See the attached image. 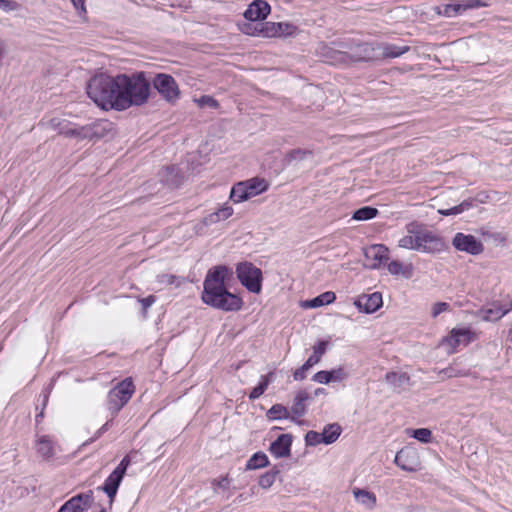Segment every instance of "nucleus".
Segmentation results:
<instances>
[{
    "label": "nucleus",
    "mask_w": 512,
    "mask_h": 512,
    "mask_svg": "<svg viewBox=\"0 0 512 512\" xmlns=\"http://www.w3.org/2000/svg\"><path fill=\"white\" fill-rule=\"evenodd\" d=\"M292 442V434H281L270 444L269 451L276 458L289 457L291 455Z\"/></svg>",
    "instance_id": "a211bd4d"
},
{
    "label": "nucleus",
    "mask_w": 512,
    "mask_h": 512,
    "mask_svg": "<svg viewBox=\"0 0 512 512\" xmlns=\"http://www.w3.org/2000/svg\"><path fill=\"white\" fill-rule=\"evenodd\" d=\"M93 503V491L88 490L71 497L59 508L58 512H85L92 507Z\"/></svg>",
    "instance_id": "9d476101"
},
{
    "label": "nucleus",
    "mask_w": 512,
    "mask_h": 512,
    "mask_svg": "<svg viewBox=\"0 0 512 512\" xmlns=\"http://www.w3.org/2000/svg\"><path fill=\"white\" fill-rule=\"evenodd\" d=\"M155 301H156V296H154V295H149V296H147V297H144V298H140V299H139V302L141 303L142 311H143V314H144V315H146L148 308H149L153 303H155Z\"/></svg>",
    "instance_id": "6e6d98bb"
},
{
    "label": "nucleus",
    "mask_w": 512,
    "mask_h": 512,
    "mask_svg": "<svg viewBox=\"0 0 512 512\" xmlns=\"http://www.w3.org/2000/svg\"><path fill=\"white\" fill-rule=\"evenodd\" d=\"M274 378L275 373L273 371L261 376L259 383L248 394L249 400L254 401L262 396Z\"/></svg>",
    "instance_id": "a878e982"
},
{
    "label": "nucleus",
    "mask_w": 512,
    "mask_h": 512,
    "mask_svg": "<svg viewBox=\"0 0 512 512\" xmlns=\"http://www.w3.org/2000/svg\"><path fill=\"white\" fill-rule=\"evenodd\" d=\"M198 104L200 107L208 106L210 108L216 109L219 106V103L216 99L209 95H203L199 98Z\"/></svg>",
    "instance_id": "8fccbe9b"
},
{
    "label": "nucleus",
    "mask_w": 512,
    "mask_h": 512,
    "mask_svg": "<svg viewBox=\"0 0 512 512\" xmlns=\"http://www.w3.org/2000/svg\"><path fill=\"white\" fill-rule=\"evenodd\" d=\"M399 246L405 249L419 250L418 236L406 235L399 240Z\"/></svg>",
    "instance_id": "37998d69"
},
{
    "label": "nucleus",
    "mask_w": 512,
    "mask_h": 512,
    "mask_svg": "<svg viewBox=\"0 0 512 512\" xmlns=\"http://www.w3.org/2000/svg\"><path fill=\"white\" fill-rule=\"evenodd\" d=\"M87 139L91 141H98L107 137L113 131V123L100 119L86 125Z\"/></svg>",
    "instance_id": "f3484780"
},
{
    "label": "nucleus",
    "mask_w": 512,
    "mask_h": 512,
    "mask_svg": "<svg viewBox=\"0 0 512 512\" xmlns=\"http://www.w3.org/2000/svg\"><path fill=\"white\" fill-rule=\"evenodd\" d=\"M475 202L473 200V197L467 198L463 200L459 205L462 210V212L472 208L474 206Z\"/></svg>",
    "instance_id": "680f3d73"
},
{
    "label": "nucleus",
    "mask_w": 512,
    "mask_h": 512,
    "mask_svg": "<svg viewBox=\"0 0 512 512\" xmlns=\"http://www.w3.org/2000/svg\"><path fill=\"white\" fill-rule=\"evenodd\" d=\"M269 188V184L262 178H251L246 181L236 183L230 192V199L234 203H240L257 196Z\"/></svg>",
    "instance_id": "20e7f679"
},
{
    "label": "nucleus",
    "mask_w": 512,
    "mask_h": 512,
    "mask_svg": "<svg viewBox=\"0 0 512 512\" xmlns=\"http://www.w3.org/2000/svg\"><path fill=\"white\" fill-rule=\"evenodd\" d=\"M135 391V386L131 378H126L112 388L107 396V409L113 416L128 403Z\"/></svg>",
    "instance_id": "39448f33"
},
{
    "label": "nucleus",
    "mask_w": 512,
    "mask_h": 512,
    "mask_svg": "<svg viewBox=\"0 0 512 512\" xmlns=\"http://www.w3.org/2000/svg\"><path fill=\"white\" fill-rule=\"evenodd\" d=\"M233 214V208L228 205H224L217 211L207 215L204 218V224L205 225H211L219 222L220 220H226Z\"/></svg>",
    "instance_id": "2f4dec72"
},
{
    "label": "nucleus",
    "mask_w": 512,
    "mask_h": 512,
    "mask_svg": "<svg viewBox=\"0 0 512 512\" xmlns=\"http://www.w3.org/2000/svg\"><path fill=\"white\" fill-rule=\"evenodd\" d=\"M118 84V97L115 101L116 111H124L148 103L152 89L146 72L136 71L132 74H118Z\"/></svg>",
    "instance_id": "f03ea898"
},
{
    "label": "nucleus",
    "mask_w": 512,
    "mask_h": 512,
    "mask_svg": "<svg viewBox=\"0 0 512 512\" xmlns=\"http://www.w3.org/2000/svg\"><path fill=\"white\" fill-rule=\"evenodd\" d=\"M387 269L392 275L405 274L403 264L398 260H392Z\"/></svg>",
    "instance_id": "3c124183"
},
{
    "label": "nucleus",
    "mask_w": 512,
    "mask_h": 512,
    "mask_svg": "<svg viewBox=\"0 0 512 512\" xmlns=\"http://www.w3.org/2000/svg\"><path fill=\"white\" fill-rule=\"evenodd\" d=\"M124 476L125 475L119 473L118 471L113 470L111 472V474L104 481V484L98 488L99 490L103 491L109 498V506L110 507L114 503L119 486H120Z\"/></svg>",
    "instance_id": "aec40b11"
},
{
    "label": "nucleus",
    "mask_w": 512,
    "mask_h": 512,
    "mask_svg": "<svg viewBox=\"0 0 512 512\" xmlns=\"http://www.w3.org/2000/svg\"><path fill=\"white\" fill-rule=\"evenodd\" d=\"M386 382L395 388H401L404 385L409 384L410 377L407 373H398L390 371L385 376Z\"/></svg>",
    "instance_id": "f704fd0d"
},
{
    "label": "nucleus",
    "mask_w": 512,
    "mask_h": 512,
    "mask_svg": "<svg viewBox=\"0 0 512 512\" xmlns=\"http://www.w3.org/2000/svg\"><path fill=\"white\" fill-rule=\"evenodd\" d=\"M339 48H349L348 59L354 62L371 61L375 58V49L369 43H356L350 45L348 43L340 42L337 44Z\"/></svg>",
    "instance_id": "f8f14e48"
},
{
    "label": "nucleus",
    "mask_w": 512,
    "mask_h": 512,
    "mask_svg": "<svg viewBox=\"0 0 512 512\" xmlns=\"http://www.w3.org/2000/svg\"><path fill=\"white\" fill-rule=\"evenodd\" d=\"M394 463L407 472L417 471L420 464L417 452L408 447H404L396 453Z\"/></svg>",
    "instance_id": "4468645a"
},
{
    "label": "nucleus",
    "mask_w": 512,
    "mask_h": 512,
    "mask_svg": "<svg viewBox=\"0 0 512 512\" xmlns=\"http://www.w3.org/2000/svg\"><path fill=\"white\" fill-rule=\"evenodd\" d=\"M150 82L151 88L153 87L169 104H175L180 98L179 86L170 74L157 73Z\"/></svg>",
    "instance_id": "0eeeda50"
},
{
    "label": "nucleus",
    "mask_w": 512,
    "mask_h": 512,
    "mask_svg": "<svg viewBox=\"0 0 512 512\" xmlns=\"http://www.w3.org/2000/svg\"><path fill=\"white\" fill-rule=\"evenodd\" d=\"M277 29V36H290L295 33L297 27L290 23L275 22Z\"/></svg>",
    "instance_id": "a18cd8bd"
},
{
    "label": "nucleus",
    "mask_w": 512,
    "mask_h": 512,
    "mask_svg": "<svg viewBox=\"0 0 512 512\" xmlns=\"http://www.w3.org/2000/svg\"><path fill=\"white\" fill-rule=\"evenodd\" d=\"M159 175L160 181L170 188H178L184 180L183 173L175 165L166 166Z\"/></svg>",
    "instance_id": "5701e85b"
},
{
    "label": "nucleus",
    "mask_w": 512,
    "mask_h": 512,
    "mask_svg": "<svg viewBox=\"0 0 512 512\" xmlns=\"http://www.w3.org/2000/svg\"><path fill=\"white\" fill-rule=\"evenodd\" d=\"M472 335L473 333L469 328H454L451 330L450 334L443 339V342L451 347L449 353H454L456 347L460 344H469L473 339Z\"/></svg>",
    "instance_id": "6ab92c4d"
},
{
    "label": "nucleus",
    "mask_w": 512,
    "mask_h": 512,
    "mask_svg": "<svg viewBox=\"0 0 512 512\" xmlns=\"http://www.w3.org/2000/svg\"><path fill=\"white\" fill-rule=\"evenodd\" d=\"M411 437L418 440L421 443H430L432 440V432L428 428H417L413 429L410 434Z\"/></svg>",
    "instance_id": "a19ab883"
},
{
    "label": "nucleus",
    "mask_w": 512,
    "mask_h": 512,
    "mask_svg": "<svg viewBox=\"0 0 512 512\" xmlns=\"http://www.w3.org/2000/svg\"><path fill=\"white\" fill-rule=\"evenodd\" d=\"M260 32L263 37H277V29L275 22H260Z\"/></svg>",
    "instance_id": "c03bdc74"
},
{
    "label": "nucleus",
    "mask_w": 512,
    "mask_h": 512,
    "mask_svg": "<svg viewBox=\"0 0 512 512\" xmlns=\"http://www.w3.org/2000/svg\"><path fill=\"white\" fill-rule=\"evenodd\" d=\"M438 213L442 216H451V215H457V214L462 213V210L460 208V205H456V206L448 208V209H439Z\"/></svg>",
    "instance_id": "13d9d810"
},
{
    "label": "nucleus",
    "mask_w": 512,
    "mask_h": 512,
    "mask_svg": "<svg viewBox=\"0 0 512 512\" xmlns=\"http://www.w3.org/2000/svg\"><path fill=\"white\" fill-rule=\"evenodd\" d=\"M329 342L327 340H319L313 347V354L304 362V364L296 369L293 378L296 381H302L306 378V372L317 364L321 357L326 353Z\"/></svg>",
    "instance_id": "9b49d317"
},
{
    "label": "nucleus",
    "mask_w": 512,
    "mask_h": 512,
    "mask_svg": "<svg viewBox=\"0 0 512 512\" xmlns=\"http://www.w3.org/2000/svg\"><path fill=\"white\" fill-rule=\"evenodd\" d=\"M271 12V6L265 0H254L245 10L243 16L250 22H262Z\"/></svg>",
    "instance_id": "2eb2a0df"
},
{
    "label": "nucleus",
    "mask_w": 512,
    "mask_h": 512,
    "mask_svg": "<svg viewBox=\"0 0 512 512\" xmlns=\"http://www.w3.org/2000/svg\"><path fill=\"white\" fill-rule=\"evenodd\" d=\"M449 308H450V305L447 302H437L432 307L431 316L433 318H436L442 312L448 311Z\"/></svg>",
    "instance_id": "603ef678"
},
{
    "label": "nucleus",
    "mask_w": 512,
    "mask_h": 512,
    "mask_svg": "<svg viewBox=\"0 0 512 512\" xmlns=\"http://www.w3.org/2000/svg\"><path fill=\"white\" fill-rule=\"evenodd\" d=\"M130 464H131V457H130V455L127 454L123 457V459L120 461V463L116 466V468L114 470L125 475Z\"/></svg>",
    "instance_id": "864d4df0"
},
{
    "label": "nucleus",
    "mask_w": 512,
    "mask_h": 512,
    "mask_svg": "<svg viewBox=\"0 0 512 512\" xmlns=\"http://www.w3.org/2000/svg\"><path fill=\"white\" fill-rule=\"evenodd\" d=\"M336 295L332 291H326L313 299L307 300L305 302V307L309 308H318L324 305L331 304L335 301Z\"/></svg>",
    "instance_id": "473e14b6"
},
{
    "label": "nucleus",
    "mask_w": 512,
    "mask_h": 512,
    "mask_svg": "<svg viewBox=\"0 0 512 512\" xmlns=\"http://www.w3.org/2000/svg\"><path fill=\"white\" fill-rule=\"evenodd\" d=\"M236 275L239 282L251 293L258 294L262 290V270L253 263L244 261L236 265Z\"/></svg>",
    "instance_id": "423d86ee"
},
{
    "label": "nucleus",
    "mask_w": 512,
    "mask_h": 512,
    "mask_svg": "<svg viewBox=\"0 0 512 512\" xmlns=\"http://www.w3.org/2000/svg\"><path fill=\"white\" fill-rule=\"evenodd\" d=\"M266 417L270 421L280 420V419H290L293 422L300 424V421H297L294 416H290V413L282 404H274L266 413Z\"/></svg>",
    "instance_id": "bb28decb"
},
{
    "label": "nucleus",
    "mask_w": 512,
    "mask_h": 512,
    "mask_svg": "<svg viewBox=\"0 0 512 512\" xmlns=\"http://www.w3.org/2000/svg\"><path fill=\"white\" fill-rule=\"evenodd\" d=\"M36 449L37 453L44 459H50L54 456L53 443L47 435L38 438Z\"/></svg>",
    "instance_id": "c756f323"
},
{
    "label": "nucleus",
    "mask_w": 512,
    "mask_h": 512,
    "mask_svg": "<svg viewBox=\"0 0 512 512\" xmlns=\"http://www.w3.org/2000/svg\"><path fill=\"white\" fill-rule=\"evenodd\" d=\"M342 428L338 423L327 424L321 435L323 444L329 445L334 443L341 435Z\"/></svg>",
    "instance_id": "c85d7f7f"
},
{
    "label": "nucleus",
    "mask_w": 512,
    "mask_h": 512,
    "mask_svg": "<svg viewBox=\"0 0 512 512\" xmlns=\"http://www.w3.org/2000/svg\"><path fill=\"white\" fill-rule=\"evenodd\" d=\"M71 2L73 3L74 7L77 9V10H81V11H86L85 9V0H71Z\"/></svg>",
    "instance_id": "69168bd1"
},
{
    "label": "nucleus",
    "mask_w": 512,
    "mask_h": 512,
    "mask_svg": "<svg viewBox=\"0 0 512 512\" xmlns=\"http://www.w3.org/2000/svg\"><path fill=\"white\" fill-rule=\"evenodd\" d=\"M48 399H49V393H44L43 394V402H42V408H41V411L36 415V422L39 423L40 420L44 417V410H45V407L48 403Z\"/></svg>",
    "instance_id": "bf43d9fd"
},
{
    "label": "nucleus",
    "mask_w": 512,
    "mask_h": 512,
    "mask_svg": "<svg viewBox=\"0 0 512 512\" xmlns=\"http://www.w3.org/2000/svg\"><path fill=\"white\" fill-rule=\"evenodd\" d=\"M111 425H112V420H108L101 428H99L97 430L95 435L91 439H89V441L85 442L83 445H87V444L92 443L95 440H97L99 437H101V435L103 433H105L110 428Z\"/></svg>",
    "instance_id": "4d7b16f0"
},
{
    "label": "nucleus",
    "mask_w": 512,
    "mask_h": 512,
    "mask_svg": "<svg viewBox=\"0 0 512 512\" xmlns=\"http://www.w3.org/2000/svg\"><path fill=\"white\" fill-rule=\"evenodd\" d=\"M353 493L355 498L368 508L371 509L376 505V495L373 492L364 489H356Z\"/></svg>",
    "instance_id": "4c0bfd02"
},
{
    "label": "nucleus",
    "mask_w": 512,
    "mask_h": 512,
    "mask_svg": "<svg viewBox=\"0 0 512 512\" xmlns=\"http://www.w3.org/2000/svg\"><path fill=\"white\" fill-rule=\"evenodd\" d=\"M233 270L227 265L211 267L203 281L201 300L206 305L224 312L239 311L244 302L236 293L229 291V284L233 280Z\"/></svg>",
    "instance_id": "f257e3e1"
},
{
    "label": "nucleus",
    "mask_w": 512,
    "mask_h": 512,
    "mask_svg": "<svg viewBox=\"0 0 512 512\" xmlns=\"http://www.w3.org/2000/svg\"><path fill=\"white\" fill-rule=\"evenodd\" d=\"M440 374H443L444 377H447V378H451V377L457 376V374L455 373V369L452 368V367H448V368H445V369L441 370Z\"/></svg>",
    "instance_id": "0e129e2a"
},
{
    "label": "nucleus",
    "mask_w": 512,
    "mask_h": 512,
    "mask_svg": "<svg viewBox=\"0 0 512 512\" xmlns=\"http://www.w3.org/2000/svg\"><path fill=\"white\" fill-rule=\"evenodd\" d=\"M310 399V395L306 390H300L294 398V403L291 407V412L293 416L301 417L305 415L307 408L305 402Z\"/></svg>",
    "instance_id": "cd10ccee"
},
{
    "label": "nucleus",
    "mask_w": 512,
    "mask_h": 512,
    "mask_svg": "<svg viewBox=\"0 0 512 512\" xmlns=\"http://www.w3.org/2000/svg\"><path fill=\"white\" fill-rule=\"evenodd\" d=\"M320 55L326 59L329 63H338V62H346L348 60V52L343 50H338L328 45H323L320 47Z\"/></svg>",
    "instance_id": "b1692460"
},
{
    "label": "nucleus",
    "mask_w": 512,
    "mask_h": 512,
    "mask_svg": "<svg viewBox=\"0 0 512 512\" xmlns=\"http://www.w3.org/2000/svg\"><path fill=\"white\" fill-rule=\"evenodd\" d=\"M270 462L267 455L258 451L254 453L246 463L245 470H256L269 466Z\"/></svg>",
    "instance_id": "72a5a7b5"
},
{
    "label": "nucleus",
    "mask_w": 512,
    "mask_h": 512,
    "mask_svg": "<svg viewBox=\"0 0 512 512\" xmlns=\"http://www.w3.org/2000/svg\"><path fill=\"white\" fill-rule=\"evenodd\" d=\"M118 75L112 77L105 73L96 74L89 79L86 86L88 97L101 109L115 110L118 97Z\"/></svg>",
    "instance_id": "7ed1b4c3"
},
{
    "label": "nucleus",
    "mask_w": 512,
    "mask_h": 512,
    "mask_svg": "<svg viewBox=\"0 0 512 512\" xmlns=\"http://www.w3.org/2000/svg\"><path fill=\"white\" fill-rule=\"evenodd\" d=\"M348 372L343 367L331 370H321L314 374L313 381L321 384H329L330 382H340L347 379Z\"/></svg>",
    "instance_id": "4be33fe9"
},
{
    "label": "nucleus",
    "mask_w": 512,
    "mask_h": 512,
    "mask_svg": "<svg viewBox=\"0 0 512 512\" xmlns=\"http://www.w3.org/2000/svg\"><path fill=\"white\" fill-rule=\"evenodd\" d=\"M213 484L217 485L219 488H222V489H227L229 487V484H230V481H229V478H228V475L226 476H222L220 479L218 480H214L213 481Z\"/></svg>",
    "instance_id": "052dcab7"
},
{
    "label": "nucleus",
    "mask_w": 512,
    "mask_h": 512,
    "mask_svg": "<svg viewBox=\"0 0 512 512\" xmlns=\"http://www.w3.org/2000/svg\"><path fill=\"white\" fill-rule=\"evenodd\" d=\"M313 157V151L309 149L295 148L288 151L283 159L285 165L290 166Z\"/></svg>",
    "instance_id": "393cba45"
},
{
    "label": "nucleus",
    "mask_w": 512,
    "mask_h": 512,
    "mask_svg": "<svg viewBox=\"0 0 512 512\" xmlns=\"http://www.w3.org/2000/svg\"><path fill=\"white\" fill-rule=\"evenodd\" d=\"M487 4L482 0H465L463 3L445 4L434 8L436 14L453 18L463 14L467 10L478 9L485 7Z\"/></svg>",
    "instance_id": "1a4fd4ad"
},
{
    "label": "nucleus",
    "mask_w": 512,
    "mask_h": 512,
    "mask_svg": "<svg viewBox=\"0 0 512 512\" xmlns=\"http://www.w3.org/2000/svg\"><path fill=\"white\" fill-rule=\"evenodd\" d=\"M488 199L489 195L486 192H479L473 197L475 203H486Z\"/></svg>",
    "instance_id": "e2e57ef3"
},
{
    "label": "nucleus",
    "mask_w": 512,
    "mask_h": 512,
    "mask_svg": "<svg viewBox=\"0 0 512 512\" xmlns=\"http://www.w3.org/2000/svg\"><path fill=\"white\" fill-rule=\"evenodd\" d=\"M407 512H426V509L421 506H412L408 508Z\"/></svg>",
    "instance_id": "338daca9"
},
{
    "label": "nucleus",
    "mask_w": 512,
    "mask_h": 512,
    "mask_svg": "<svg viewBox=\"0 0 512 512\" xmlns=\"http://www.w3.org/2000/svg\"><path fill=\"white\" fill-rule=\"evenodd\" d=\"M379 211L372 206H363L353 212L352 219L356 221H367L375 218Z\"/></svg>",
    "instance_id": "c9c22d12"
},
{
    "label": "nucleus",
    "mask_w": 512,
    "mask_h": 512,
    "mask_svg": "<svg viewBox=\"0 0 512 512\" xmlns=\"http://www.w3.org/2000/svg\"><path fill=\"white\" fill-rule=\"evenodd\" d=\"M382 304V294L380 292H374L372 294H363L354 301V305L360 311L366 314L376 312L382 306Z\"/></svg>",
    "instance_id": "dca6fc26"
},
{
    "label": "nucleus",
    "mask_w": 512,
    "mask_h": 512,
    "mask_svg": "<svg viewBox=\"0 0 512 512\" xmlns=\"http://www.w3.org/2000/svg\"><path fill=\"white\" fill-rule=\"evenodd\" d=\"M510 311V307L493 304L492 307L483 309L482 318L486 321H497Z\"/></svg>",
    "instance_id": "7c9ffc66"
},
{
    "label": "nucleus",
    "mask_w": 512,
    "mask_h": 512,
    "mask_svg": "<svg viewBox=\"0 0 512 512\" xmlns=\"http://www.w3.org/2000/svg\"><path fill=\"white\" fill-rule=\"evenodd\" d=\"M66 137H75L79 139H87V129L86 125L80 126L78 128L68 129L61 132Z\"/></svg>",
    "instance_id": "49530a36"
},
{
    "label": "nucleus",
    "mask_w": 512,
    "mask_h": 512,
    "mask_svg": "<svg viewBox=\"0 0 512 512\" xmlns=\"http://www.w3.org/2000/svg\"><path fill=\"white\" fill-rule=\"evenodd\" d=\"M326 395V390L324 388H317L314 391V396Z\"/></svg>",
    "instance_id": "774afa93"
},
{
    "label": "nucleus",
    "mask_w": 512,
    "mask_h": 512,
    "mask_svg": "<svg viewBox=\"0 0 512 512\" xmlns=\"http://www.w3.org/2000/svg\"><path fill=\"white\" fill-rule=\"evenodd\" d=\"M157 282L159 284L175 285L176 287H179L185 282V278L173 274L163 273L157 276Z\"/></svg>",
    "instance_id": "ea45409f"
},
{
    "label": "nucleus",
    "mask_w": 512,
    "mask_h": 512,
    "mask_svg": "<svg viewBox=\"0 0 512 512\" xmlns=\"http://www.w3.org/2000/svg\"><path fill=\"white\" fill-rule=\"evenodd\" d=\"M406 230L409 233V235L413 236H421V234L425 233L427 229L423 228V225L413 221L406 226Z\"/></svg>",
    "instance_id": "09e8293b"
},
{
    "label": "nucleus",
    "mask_w": 512,
    "mask_h": 512,
    "mask_svg": "<svg viewBox=\"0 0 512 512\" xmlns=\"http://www.w3.org/2000/svg\"><path fill=\"white\" fill-rule=\"evenodd\" d=\"M20 7V4L15 0H0V8L5 11H15Z\"/></svg>",
    "instance_id": "5fc2aeb1"
},
{
    "label": "nucleus",
    "mask_w": 512,
    "mask_h": 512,
    "mask_svg": "<svg viewBox=\"0 0 512 512\" xmlns=\"http://www.w3.org/2000/svg\"><path fill=\"white\" fill-rule=\"evenodd\" d=\"M418 242V251H422L428 254L440 253L444 251L447 247L444 239L441 236L429 230L421 234V236H418Z\"/></svg>",
    "instance_id": "ddd939ff"
},
{
    "label": "nucleus",
    "mask_w": 512,
    "mask_h": 512,
    "mask_svg": "<svg viewBox=\"0 0 512 512\" xmlns=\"http://www.w3.org/2000/svg\"><path fill=\"white\" fill-rule=\"evenodd\" d=\"M410 50L409 46H398L395 44H386L383 47L382 56L384 58H396Z\"/></svg>",
    "instance_id": "58836bf2"
},
{
    "label": "nucleus",
    "mask_w": 512,
    "mask_h": 512,
    "mask_svg": "<svg viewBox=\"0 0 512 512\" xmlns=\"http://www.w3.org/2000/svg\"><path fill=\"white\" fill-rule=\"evenodd\" d=\"M453 247L461 252H466L470 255H479L484 251L483 243L474 235L464 234L458 232L452 239Z\"/></svg>",
    "instance_id": "6e6552de"
},
{
    "label": "nucleus",
    "mask_w": 512,
    "mask_h": 512,
    "mask_svg": "<svg viewBox=\"0 0 512 512\" xmlns=\"http://www.w3.org/2000/svg\"><path fill=\"white\" fill-rule=\"evenodd\" d=\"M280 474V469L277 465H274L269 471L265 472L259 477L258 484L263 489L270 488L276 480V477Z\"/></svg>",
    "instance_id": "e433bc0d"
},
{
    "label": "nucleus",
    "mask_w": 512,
    "mask_h": 512,
    "mask_svg": "<svg viewBox=\"0 0 512 512\" xmlns=\"http://www.w3.org/2000/svg\"><path fill=\"white\" fill-rule=\"evenodd\" d=\"M364 255L367 259L374 261L370 267L378 269L389 259V250L384 244H374L364 250Z\"/></svg>",
    "instance_id": "412c9836"
},
{
    "label": "nucleus",
    "mask_w": 512,
    "mask_h": 512,
    "mask_svg": "<svg viewBox=\"0 0 512 512\" xmlns=\"http://www.w3.org/2000/svg\"><path fill=\"white\" fill-rule=\"evenodd\" d=\"M321 438V433L314 430H310L305 435V443L307 446H316L318 444L323 443Z\"/></svg>",
    "instance_id": "de8ad7c7"
},
{
    "label": "nucleus",
    "mask_w": 512,
    "mask_h": 512,
    "mask_svg": "<svg viewBox=\"0 0 512 512\" xmlns=\"http://www.w3.org/2000/svg\"><path fill=\"white\" fill-rule=\"evenodd\" d=\"M260 22L254 23V22H244L243 24L239 25V29L243 34L249 35V36H261L260 32Z\"/></svg>",
    "instance_id": "79ce46f5"
}]
</instances>
